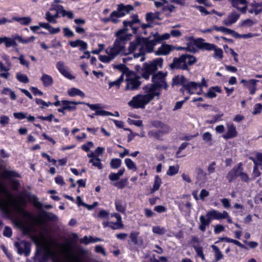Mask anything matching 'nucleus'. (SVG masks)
<instances>
[{
	"label": "nucleus",
	"mask_w": 262,
	"mask_h": 262,
	"mask_svg": "<svg viewBox=\"0 0 262 262\" xmlns=\"http://www.w3.org/2000/svg\"><path fill=\"white\" fill-rule=\"evenodd\" d=\"M128 31V28H123L116 32L115 35L117 38L112 46L106 48L105 52L107 54H111L114 58L119 55L127 54L125 49V44L128 39L127 34Z\"/></svg>",
	"instance_id": "1"
},
{
	"label": "nucleus",
	"mask_w": 262,
	"mask_h": 262,
	"mask_svg": "<svg viewBox=\"0 0 262 262\" xmlns=\"http://www.w3.org/2000/svg\"><path fill=\"white\" fill-rule=\"evenodd\" d=\"M166 76L167 73L166 72H159L157 73L153 74L151 78L153 83L145 86L143 88L144 90H148L155 96H159L160 93L157 92V89L163 88L165 90H167L168 88V85L166 81Z\"/></svg>",
	"instance_id": "2"
},
{
	"label": "nucleus",
	"mask_w": 262,
	"mask_h": 262,
	"mask_svg": "<svg viewBox=\"0 0 262 262\" xmlns=\"http://www.w3.org/2000/svg\"><path fill=\"white\" fill-rule=\"evenodd\" d=\"M142 45L139 48V52L134 55L135 58L141 57V61L145 60V55L146 53H150L154 51L155 47L159 43L155 37L150 39V37H141Z\"/></svg>",
	"instance_id": "3"
},
{
	"label": "nucleus",
	"mask_w": 262,
	"mask_h": 262,
	"mask_svg": "<svg viewBox=\"0 0 262 262\" xmlns=\"http://www.w3.org/2000/svg\"><path fill=\"white\" fill-rule=\"evenodd\" d=\"M227 216V212L223 211L222 212H220L218 211L212 209L208 211L206 214V218L204 216L201 215L200 217V221L201 224L199 226V229L204 232L206 230L207 226H209L211 221L214 220H223Z\"/></svg>",
	"instance_id": "4"
},
{
	"label": "nucleus",
	"mask_w": 262,
	"mask_h": 262,
	"mask_svg": "<svg viewBox=\"0 0 262 262\" xmlns=\"http://www.w3.org/2000/svg\"><path fill=\"white\" fill-rule=\"evenodd\" d=\"M145 91V94H138L133 97L128 102V105L133 108H144L155 97L148 90Z\"/></svg>",
	"instance_id": "5"
},
{
	"label": "nucleus",
	"mask_w": 262,
	"mask_h": 262,
	"mask_svg": "<svg viewBox=\"0 0 262 262\" xmlns=\"http://www.w3.org/2000/svg\"><path fill=\"white\" fill-rule=\"evenodd\" d=\"M163 61L162 58H158L150 62L144 63L142 70V77L146 79H148L150 75L157 70L158 67L162 68Z\"/></svg>",
	"instance_id": "6"
},
{
	"label": "nucleus",
	"mask_w": 262,
	"mask_h": 262,
	"mask_svg": "<svg viewBox=\"0 0 262 262\" xmlns=\"http://www.w3.org/2000/svg\"><path fill=\"white\" fill-rule=\"evenodd\" d=\"M133 9L134 7L131 5L124 6L122 4H120L118 6L117 10L112 12L110 14V18H107L106 21H111L113 23L116 24L119 21L117 18L125 15Z\"/></svg>",
	"instance_id": "7"
},
{
	"label": "nucleus",
	"mask_w": 262,
	"mask_h": 262,
	"mask_svg": "<svg viewBox=\"0 0 262 262\" xmlns=\"http://www.w3.org/2000/svg\"><path fill=\"white\" fill-rule=\"evenodd\" d=\"M103 225L104 227L108 226L113 230L122 228L124 226L122 222L121 217L118 213H114L108 216L107 221L104 222Z\"/></svg>",
	"instance_id": "8"
},
{
	"label": "nucleus",
	"mask_w": 262,
	"mask_h": 262,
	"mask_svg": "<svg viewBox=\"0 0 262 262\" xmlns=\"http://www.w3.org/2000/svg\"><path fill=\"white\" fill-rule=\"evenodd\" d=\"M25 198L29 199L33 202L34 205L39 208L41 209L42 207V204L38 201L37 198L35 195H32L30 193H28L26 191H23L21 194L18 196L17 201H18L20 205V210H21V205L26 204Z\"/></svg>",
	"instance_id": "9"
},
{
	"label": "nucleus",
	"mask_w": 262,
	"mask_h": 262,
	"mask_svg": "<svg viewBox=\"0 0 262 262\" xmlns=\"http://www.w3.org/2000/svg\"><path fill=\"white\" fill-rule=\"evenodd\" d=\"M34 39L35 37L34 36H31L27 39H24L22 37L19 35H15L11 38L6 37L5 44L7 48H9L11 46L16 47L17 46L16 40L23 43H27L32 42Z\"/></svg>",
	"instance_id": "10"
},
{
	"label": "nucleus",
	"mask_w": 262,
	"mask_h": 262,
	"mask_svg": "<svg viewBox=\"0 0 262 262\" xmlns=\"http://www.w3.org/2000/svg\"><path fill=\"white\" fill-rule=\"evenodd\" d=\"M139 79L140 77L137 76L127 78L126 79V85L125 88V90H135L138 89L141 83Z\"/></svg>",
	"instance_id": "11"
},
{
	"label": "nucleus",
	"mask_w": 262,
	"mask_h": 262,
	"mask_svg": "<svg viewBox=\"0 0 262 262\" xmlns=\"http://www.w3.org/2000/svg\"><path fill=\"white\" fill-rule=\"evenodd\" d=\"M170 68L172 70L174 69L189 70L187 66L184 64V60L182 55L179 57H175L173 59V61L169 65Z\"/></svg>",
	"instance_id": "12"
},
{
	"label": "nucleus",
	"mask_w": 262,
	"mask_h": 262,
	"mask_svg": "<svg viewBox=\"0 0 262 262\" xmlns=\"http://www.w3.org/2000/svg\"><path fill=\"white\" fill-rule=\"evenodd\" d=\"M57 6L50 9V11H48L46 14V18L47 20L52 23H56V18L59 17L58 13L60 12V10L57 8Z\"/></svg>",
	"instance_id": "13"
},
{
	"label": "nucleus",
	"mask_w": 262,
	"mask_h": 262,
	"mask_svg": "<svg viewBox=\"0 0 262 262\" xmlns=\"http://www.w3.org/2000/svg\"><path fill=\"white\" fill-rule=\"evenodd\" d=\"M232 6L243 13L246 12L248 2L246 0H231Z\"/></svg>",
	"instance_id": "14"
},
{
	"label": "nucleus",
	"mask_w": 262,
	"mask_h": 262,
	"mask_svg": "<svg viewBox=\"0 0 262 262\" xmlns=\"http://www.w3.org/2000/svg\"><path fill=\"white\" fill-rule=\"evenodd\" d=\"M62 251L64 253L65 258L69 262H82L79 257L70 252L71 249L68 246H65L62 249Z\"/></svg>",
	"instance_id": "15"
},
{
	"label": "nucleus",
	"mask_w": 262,
	"mask_h": 262,
	"mask_svg": "<svg viewBox=\"0 0 262 262\" xmlns=\"http://www.w3.org/2000/svg\"><path fill=\"white\" fill-rule=\"evenodd\" d=\"M142 45V39L141 37L137 36L135 39L130 42L129 47L128 48V52H127V54L134 52L136 50L139 49V48Z\"/></svg>",
	"instance_id": "16"
},
{
	"label": "nucleus",
	"mask_w": 262,
	"mask_h": 262,
	"mask_svg": "<svg viewBox=\"0 0 262 262\" xmlns=\"http://www.w3.org/2000/svg\"><path fill=\"white\" fill-rule=\"evenodd\" d=\"M172 46L168 44L163 43L158 49L155 52L156 55H167L172 50Z\"/></svg>",
	"instance_id": "17"
},
{
	"label": "nucleus",
	"mask_w": 262,
	"mask_h": 262,
	"mask_svg": "<svg viewBox=\"0 0 262 262\" xmlns=\"http://www.w3.org/2000/svg\"><path fill=\"white\" fill-rule=\"evenodd\" d=\"M239 16L240 14L235 11H232V12L228 15L227 17L224 20L223 23L226 26H230L237 21Z\"/></svg>",
	"instance_id": "18"
},
{
	"label": "nucleus",
	"mask_w": 262,
	"mask_h": 262,
	"mask_svg": "<svg viewBox=\"0 0 262 262\" xmlns=\"http://www.w3.org/2000/svg\"><path fill=\"white\" fill-rule=\"evenodd\" d=\"M62 105L64 106L66 110L69 111H75L76 109V105L84 103V102L71 101L68 100H62L61 101Z\"/></svg>",
	"instance_id": "19"
},
{
	"label": "nucleus",
	"mask_w": 262,
	"mask_h": 262,
	"mask_svg": "<svg viewBox=\"0 0 262 262\" xmlns=\"http://www.w3.org/2000/svg\"><path fill=\"white\" fill-rule=\"evenodd\" d=\"M56 67L60 73L67 78L70 79L74 78L72 75L66 69L64 64L62 61H58L56 63Z\"/></svg>",
	"instance_id": "20"
},
{
	"label": "nucleus",
	"mask_w": 262,
	"mask_h": 262,
	"mask_svg": "<svg viewBox=\"0 0 262 262\" xmlns=\"http://www.w3.org/2000/svg\"><path fill=\"white\" fill-rule=\"evenodd\" d=\"M237 136V132L235 127L233 124L228 125V130L226 134L223 136L225 139H229L234 138Z\"/></svg>",
	"instance_id": "21"
},
{
	"label": "nucleus",
	"mask_w": 262,
	"mask_h": 262,
	"mask_svg": "<svg viewBox=\"0 0 262 262\" xmlns=\"http://www.w3.org/2000/svg\"><path fill=\"white\" fill-rule=\"evenodd\" d=\"M222 91L221 87L219 86H212L208 90L205 95L209 98H213L216 96V92L221 93Z\"/></svg>",
	"instance_id": "22"
},
{
	"label": "nucleus",
	"mask_w": 262,
	"mask_h": 262,
	"mask_svg": "<svg viewBox=\"0 0 262 262\" xmlns=\"http://www.w3.org/2000/svg\"><path fill=\"white\" fill-rule=\"evenodd\" d=\"M184 60V64L188 67L189 66L193 65L196 62V58L192 55L189 54L182 55Z\"/></svg>",
	"instance_id": "23"
},
{
	"label": "nucleus",
	"mask_w": 262,
	"mask_h": 262,
	"mask_svg": "<svg viewBox=\"0 0 262 262\" xmlns=\"http://www.w3.org/2000/svg\"><path fill=\"white\" fill-rule=\"evenodd\" d=\"M197 45L200 49H205L208 51L214 50L215 48L214 45L204 42L202 39L198 41Z\"/></svg>",
	"instance_id": "24"
},
{
	"label": "nucleus",
	"mask_w": 262,
	"mask_h": 262,
	"mask_svg": "<svg viewBox=\"0 0 262 262\" xmlns=\"http://www.w3.org/2000/svg\"><path fill=\"white\" fill-rule=\"evenodd\" d=\"M139 234V232H133L130 233L129 237L134 244L142 246L143 245V241L142 239L138 238Z\"/></svg>",
	"instance_id": "25"
},
{
	"label": "nucleus",
	"mask_w": 262,
	"mask_h": 262,
	"mask_svg": "<svg viewBox=\"0 0 262 262\" xmlns=\"http://www.w3.org/2000/svg\"><path fill=\"white\" fill-rule=\"evenodd\" d=\"M198 87H199V83L189 82L187 80L185 85V88L190 94H193L194 91L196 90Z\"/></svg>",
	"instance_id": "26"
},
{
	"label": "nucleus",
	"mask_w": 262,
	"mask_h": 262,
	"mask_svg": "<svg viewBox=\"0 0 262 262\" xmlns=\"http://www.w3.org/2000/svg\"><path fill=\"white\" fill-rule=\"evenodd\" d=\"M238 174V169H236V167H233L228 172L226 177L229 182H231L236 179Z\"/></svg>",
	"instance_id": "27"
},
{
	"label": "nucleus",
	"mask_w": 262,
	"mask_h": 262,
	"mask_svg": "<svg viewBox=\"0 0 262 262\" xmlns=\"http://www.w3.org/2000/svg\"><path fill=\"white\" fill-rule=\"evenodd\" d=\"M5 195L7 197L10 203L12 204V205L15 208V209L17 211H20V205L19 203L16 199L13 198V196L7 192V194H6Z\"/></svg>",
	"instance_id": "28"
},
{
	"label": "nucleus",
	"mask_w": 262,
	"mask_h": 262,
	"mask_svg": "<svg viewBox=\"0 0 262 262\" xmlns=\"http://www.w3.org/2000/svg\"><path fill=\"white\" fill-rule=\"evenodd\" d=\"M1 176L3 179H10L13 177H20L19 174L17 172L14 171L8 170H4L1 173Z\"/></svg>",
	"instance_id": "29"
},
{
	"label": "nucleus",
	"mask_w": 262,
	"mask_h": 262,
	"mask_svg": "<svg viewBox=\"0 0 262 262\" xmlns=\"http://www.w3.org/2000/svg\"><path fill=\"white\" fill-rule=\"evenodd\" d=\"M187 79L183 76H175L172 79L173 85H182L185 87Z\"/></svg>",
	"instance_id": "30"
},
{
	"label": "nucleus",
	"mask_w": 262,
	"mask_h": 262,
	"mask_svg": "<svg viewBox=\"0 0 262 262\" xmlns=\"http://www.w3.org/2000/svg\"><path fill=\"white\" fill-rule=\"evenodd\" d=\"M41 80L45 86H49L53 84V80L52 77L49 75L44 74L42 75Z\"/></svg>",
	"instance_id": "31"
},
{
	"label": "nucleus",
	"mask_w": 262,
	"mask_h": 262,
	"mask_svg": "<svg viewBox=\"0 0 262 262\" xmlns=\"http://www.w3.org/2000/svg\"><path fill=\"white\" fill-rule=\"evenodd\" d=\"M132 18V19L130 21H124L123 22L124 28H127V26L132 27L134 24L139 23L137 15H133Z\"/></svg>",
	"instance_id": "32"
},
{
	"label": "nucleus",
	"mask_w": 262,
	"mask_h": 262,
	"mask_svg": "<svg viewBox=\"0 0 262 262\" xmlns=\"http://www.w3.org/2000/svg\"><path fill=\"white\" fill-rule=\"evenodd\" d=\"M202 139L208 145H211L213 143L212 135L209 132H205L202 135Z\"/></svg>",
	"instance_id": "33"
},
{
	"label": "nucleus",
	"mask_w": 262,
	"mask_h": 262,
	"mask_svg": "<svg viewBox=\"0 0 262 262\" xmlns=\"http://www.w3.org/2000/svg\"><path fill=\"white\" fill-rule=\"evenodd\" d=\"M153 37H155L158 43H160L162 41L169 39L170 37V34L168 33H165L163 35H160L158 32H156L153 35Z\"/></svg>",
	"instance_id": "34"
},
{
	"label": "nucleus",
	"mask_w": 262,
	"mask_h": 262,
	"mask_svg": "<svg viewBox=\"0 0 262 262\" xmlns=\"http://www.w3.org/2000/svg\"><path fill=\"white\" fill-rule=\"evenodd\" d=\"M68 94L72 97L76 95H78L82 97H84L85 96L84 94L82 91L74 88H72L68 91Z\"/></svg>",
	"instance_id": "35"
},
{
	"label": "nucleus",
	"mask_w": 262,
	"mask_h": 262,
	"mask_svg": "<svg viewBox=\"0 0 262 262\" xmlns=\"http://www.w3.org/2000/svg\"><path fill=\"white\" fill-rule=\"evenodd\" d=\"M57 8H58L59 10H60V13L62 14V16H67L69 18H73V14L71 11H66L65 10L63 9V7L61 5H58L57 6Z\"/></svg>",
	"instance_id": "36"
},
{
	"label": "nucleus",
	"mask_w": 262,
	"mask_h": 262,
	"mask_svg": "<svg viewBox=\"0 0 262 262\" xmlns=\"http://www.w3.org/2000/svg\"><path fill=\"white\" fill-rule=\"evenodd\" d=\"M113 68L116 69L121 71L123 75L125 74H127L128 72V69L126 67L124 64H119L114 65Z\"/></svg>",
	"instance_id": "37"
},
{
	"label": "nucleus",
	"mask_w": 262,
	"mask_h": 262,
	"mask_svg": "<svg viewBox=\"0 0 262 262\" xmlns=\"http://www.w3.org/2000/svg\"><path fill=\"white\" fill-rule=\"evenodd\" d=\"M24 216L29 219H33L34 223L36 225H40L43 224V221H42V220H41L40 219H38V218H34L33 219L32 215L27 212H24Z\"/></svg>",
	"instance_id": "38"
},
{
	"label": "nucleus",
	"mask_w": 262,
	"mask_h": 262,
	"mask_svg": "<svg viewBox=\"0 0 262 262\" xmlns=\"http://www.w3.org/2000/svg\"><path fill=\"white\" fill-rule=\"evenodd\" d=\"M89 162L92 163L94 166L97 167L99 169H101L103 168V166L100 162V159L98 158H92L90 159Z\"/></svg>",
	"instance_id": "39"
},
{
	"label": "nucleus",
	"mask_w": 262,
	"mask_h": 262,
	"mask_svg": "<svg viewBox=\"0 0 262 262\" xmlns=\"http://www.w3.org/2000/svg\"><path fill=\"white\" fill-rule=\"evenodd\" d=\"M125 163L128 169H132L134 171H136L137 170V167L135 164L130 159H126L125 160Z\"/></svg>",
	"instance_id": "40"
},
{
	"label": "nucleus",
	"mask_w": 262,
	"mask_h": 262,
	"mask_svg": "<svg viewBox=\"0 0 262 262\" xmlns=\"http://www.w3.org/2000/svg\"><path fill=\"white\" fill-rule=\"evenodd\" d=\"M159 13H153L151 12L147 13L146 14V19L147 21H152L156 19H160L159 17Z\"/></svg>",
	"instance_id": "41"
},
{
	"label": "nucleus",
	"mask_w": 262,
	"mask_h": 262,
	"mask_svg": "<svg viewBox=\"0 0 262 262\" xmlns=\"http://www.w3.org/2000/svg\"><path fill=\"white\" fill-rule=\"evenodd\" d=\"M179 169V166H170L167 172L168 176H173L177 174Z\"/></svg>",
	"instance_id": "42"
},
{
	"label": "nucleus",
	"mask_w": 262,
	"mask_h": 262,
	"mask_svg": "<svg viewBox=\"0 0 262 262\" xmlns=\"http://www.w3.org/2000/svg\"><path fill=\"white\" fill-rule=\"evenodd\" d=\"M161 184V179L160 178L157 176L155 177V180L154 182V184L153 185V187L152 188V191L153 192H155L157 190H158L159 189V187L160 186V185Z\"/></svg>",
	"instance_id": "43"
},
{
	"label": "nucleus",
	"mask_w": 262,
	"mask_h": 262,
	"mask_svg": "<svg viewBox=\"0 0 262 262\" xmlns=\"http://www.w3.org/2000/svg\"><path fill=\"white\" fill-rule=\"evenodd\" d=\"M193 247L197 255L200 256L202 260H204L205 259V255L203 253L202 247L197 246L196 245H193Z\"/></svg>",
	"instance_id": "44"
},
{
	"label": "nucleus",
	"mask_w": 262,
	"mask_h": 262,
	"mask_svg": "<svg viewBox=\"0 0 262 262\" xmlns=\"http://www.w3.org/2000/svg\"><path fill=\"white\" fill-rule=\"evenodd\" d=\"M121 163V161L119 159H113L111 160L110 162V165L112 168H119Z\"/></svg>",
	"instance_id": "45"
},
{
	"label": "nucleus",
	"mask_w": 262,
	"mask_h": 262,
	"mask_svg": "<svg viewBox=\"0 0 262 262\" xmlns=\"http://www.w3.org/2000/svg\"><path fill=\"white\" fill-rule=\"evenodd\" d=\"M123 81V76L122 74L120 77L114 81L109 82V88H111L114 86H119L121 83Z\"/></svg>",
	"instance_id": "46"
},
{
	"label": "nucleus",
	"mask_w": 262,
	"mask_h": 262,
	"mask_svg": "<svg viewBox=\"0 0 262 262\" xmlns=\"http://www.w3.org/2000/svg\"><path fill=\"white\" fill-rule=\"evenodd\" d=\"M251 7H253L255 10L258 11L257 14H259L262 12V4L257 3L255 1H253L250 4Z\"/></svg>",
	"instance_id": "47"
},
{
	"label": "nucleus",
	"mask_w": 262,
	"mask_h": 262,
	"mask_svg": "<svg viewBox=\"0 0 262 262\" xmlns=\"http://www.w3.org/2000/svg\"><path fill=\"white\" fill-rule=\"evenodd\" d=\"M114 59V58L111 54H107V55H100L99 56V59L103 62H109Z\"/></svg>",
	"instance_id": "48"
},
{
	"label": "nucleus",
	"mask_w": 262,
	"mask_h": 262,
	"mask_svg": "<svg viewBox=\"0 0 262 262\" xmlns=\"http://www.w3.org/2000/svg\"><path fill=\"white\" fill-rule=\"evenodd\" d=\"M258 80L254 79V82H253V84H249L246 86L247 87L250 91V93L251 95H253L256 90V82H258Z\"/></svg>",
	"instance_id": "49"
},
{
	"label": "nucleus",
	"mask_w": 262,
	"mask_h": 262,
	"mask_svg": "<svg viewBox=\"0 0 262 262\" xmlns=\"http://www.w3.org/2000/svg\"><path fill=\"white\" fill-rule=\"evenodd\" d=\"M16 78L20 82H23L24 83H27L29 82V78L27 75L21 74L20 73H17L16 74Z\"/></svg>",
	"instance_id": "50"
},
{
	"label": "nucleus",
	"mask_w": 262,
	"mask_h": 262,
	"mask_svg": "<svg viewBox=\"0 0 262 262\" xmlns=\"http://www.w3.org/2000/svg\"><path fill=\"white\" fill-rule=\"evenodd\" d=\"M214 50V57L216 58H219L220 59H222L223 55V51L222 49L220 48L216 49L215 48Z\"/></svg>",
	"instance_id": "51"
},
{
	"label": "nucleus",
	"mask_w": 262,
	"mask_h": 262,
	"mask_svg": "<svg viewBox=\"0 0 262 262\" xmlns=\"http://www.w3.org/2000/svg\"><path fill=\"white\" fill-rule=\"evenodd\" d=\"M152 231L156 234H163L165 232V230L164 228L160 226H155L152 228Z\"/></svg>",
	"instance_id": "52"
},
{
	"label": "nucleus",
	"mask_w": 262,
	"mask_h": 262,
	"mask_svg": "<svg viewBox=\"0 0 262 262\" xmlns=\"http://www.w3.org/2000/svg\"><path fill=\"white\" fill-rule=\"evenodd\" d=\"M262 110V104L260 103H257L254 106L252 114L255 115L260 114Z\"/></svg>",
	"instance_id": "53"
},
{
	"label": "nucleus",
	"mask_w": 262,
	"mask_h": 262,
	"mask_svg": "<svg viewBox=\"0 0 262 262\" xmlns=\"http://www.w3.org/2000/svg\"><path fill=\"white\" fill-rule=\"evenodd\" d=\"M238 176H240L241 179L244 182L248 183L250 180L248 175L244 172L239 171Z\"/></svg>",
	"instance_id": "54"
},
{
	"label": "nucleus",
	"mask_w": 262,
	"mask_h": 262,
	"mask_svg": "<svg viewBox=\"0 0 262 262\" xmlns=\"http://www.w3.org/2000/svg\"><path fill=\"white\" fill-rule=\"evenodd\" d=\"M214 29L217 31H221L229 34H230L231 31V29L224 27H217L216 26H214Z\"/></svg>",
	"instance_id": "55"
},
{
	"label": "nucleus",
	"mask_w": 262,
	"mask_h": 262,
	"mask_svg": "<svg viewBox=\"0 0 262 262\" xmlns=\"http://www.w3.org/2000/svg\"><path fill=\"white\" fill-rule=\"evenodd\" d=\"M95 115L99 116H113V114L111 112L99 110L96 111Z\"/></svg>",
	"instance_id": "56"
},
{
	"label": "nucleus",
	"mask_w": 262,
	"mask_h": 262,
	"mask_svg": "<svg viewBox=\"0 0 262 262\" xmlns=\"http://www.w3.org/2000/svg\"><path fill=\"white\" fill-rule=\"evenodd\" d=\"M17 21H20L21 24L27 25L31 21V18L29 17H25L17 19Z\"/></svg>",
	"instance_id": "57"
},
{
	"label": "nucleus",
	"mask_w": 262,
	"mask_h": 262,
	"mask_svg": "<svg viewBox=\"0 0 262 262\" xmlns=\"http://www.w3.org/2000/svg\"><path fill=\"white\" fill-rule=\"evenodd\" d=\"M209 195V192L205 189H203L201 190L200 194L199 195V198L201 200L204 201L206 197H207Z\"/></svg>",
	"instance_id": "58"
},
{
	"label": "nucleus",
	"mask_w": 262,
	"mask_h": 262,
	"mask_svg": "<svg viewBox=\"0 0 262 262\" xmlns=\"http://www.w3.org/2000/svg\"><path fill=\"white\" fill-rule=\"evenodd\" d=\"M254 24V21L250 19H247L243 21L241 26L242 27H250L252 26Z\"/></svg>",
	"instance_id": "59"
},
{
	"label": "nucleus",
	"mask_w": 262,
	"mask_h": 262,
	"mask_svg": "<svg viewBox=\"0 0 262 262\" xmlns=\"http://www.w3.org/2000/svg\"><path fill=\"white\" fill-rule=\"evenodd\" d=\"M115 205L117 211L122 213L125 212V207L121 203L119 202H116Z\"/></svg>",
	"instance_id": "60"
},
{
	"label": "nucleus",
	"mask_w": 262,
	"mask_h": 262,
	"mask_svg": "<svg viewBox=\"0 0 262 262\" xmlns=\"http://www.w3.org/2000/svg\"><path fill=\"white\" fill-rule=\"evenodd\" d=\"M196 171L199 177L204 178H206L207 173L202 168L200 167L196 168Z\"/></svg>",
	"instance_id": "61"
},
{
	"label": "nucleus",
	"mask_w": 262,
	"mask_h": 262,
	"mask_svg": "<svg viewBox=\"0 0 262 262\" xmlns=\"http://www.w3.org/2000/svg\"><path fill=\"white\" fill-rule=\"evenodd\" d=\"M20 61V63L22 65L25 66L27 68H29V62L26 61L25 59L24 56L23 55H20V56L18 58Z\"/></svg>",
	"instance_id": "62"
},
{
	"label": "nucleus",
	"mask_w": 262,
	"mask_h": 262,
	"mask_svg": "<svg viewBox=\"0 0 262 262\" xmlns=\"http://www.w3.org/2000/svg\"><path fill=\"white\" fill-rule=\"evenodd\" d=\"M260 174L261 173L260 171L258 170V167L257 166H254L252 174V179H254L256 177L260 176Z\"/></svg>",
	"instance_id": "63"
},
{
	"label": "nucleus",
	"mask_w": 262,
	"mask_h": 262,
	"mask_svg": "<svg viewBox=\"0 0 262 262\" xmlns=\"http://www.w3.org/2000/svg\"><path fill=\"white\" fill-rule=\"evenodd\" d=\"M3 234L5 236L10 237L12 235V230L10 227H5Z\"/></svg>",
	"instance_id": "64"
}]
</instances>
